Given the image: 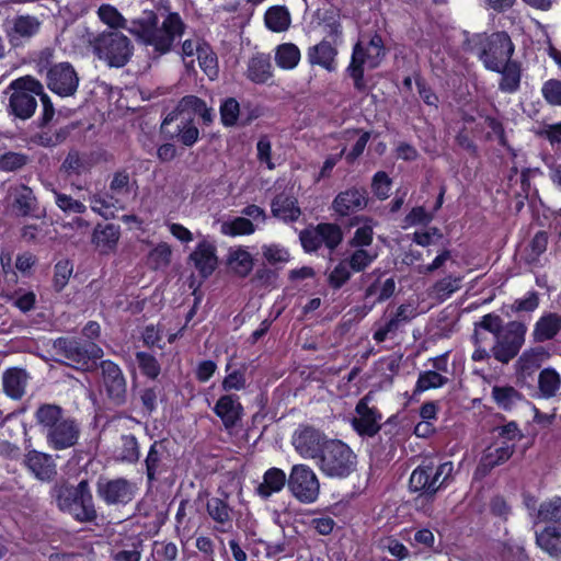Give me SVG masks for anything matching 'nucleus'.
Returning a JSON list of instances; mask_svg holds the SVG:
<instances>
[{
	"label": "nucleus",
	"mask_w": 561,
	"mask_h": 561,
	"mask_svg": "<svg viewBox=\"0 0 561 561\" xmlns=\"http://www.w3.org/2000/svg\"><path fill=\"white\" fill-rule=\"evenodd\" d=\"M542 95L545 100L551 104L561 106V81L556 79H550L546 81L542 85Z\"/></svg>",
	"instance_id": "obj_64"
},
{
	"label": "nucleus",
	"mask_w": 561,
	"mask_h": 561,
	"mask_svg": "<svg viewBox=\"0 0 561 561\" xmlns=\"http://www.w3.org/2000/svg\"><path fill=\"white\" fill-rule=\"evenodd\" d=\"M182 114H197L205 125L211 124L214 119L213 108L208 107L202 99L195 95H186L182 98L178 106L167 115L162 122L161 128L167 129L168 126Z\"/></svg>",
	"instance_id": "obj_19"
},
{
	"label": "nucleus",
	"mask_w": 561,
	"mask_h": 561,
	"mask_svg": "<svg viewBox=\"0 0 561 561\" xmlns=\"http://www.w3.org/2000/svg\"><path fill=\"white\" fill-rule=\"evenodd\" d=\"M206 510L210 518L220 525L216 529L219 531H227L231 527V513L232 508L228 503L219 497H211L206 504Z\"/></svg>",
	"instance_id": "obj_34"
},
{
	"label": "nucleus",
	"mask_w": 561,
	"mask_h": 561,
	"mask_svg": "<svg viewBox=\"0 0 561 561\" xmlns=\"http://www.w3.org/2000/svg\"><path fill=\"white\" fill-rule=\"evenodd\" d=\"M55 195L56 205L67 214H83L87 210V207L83 203L78 199L72 198L70 195L59 193L56 190H53Z\"/></svg>",
	"instance_id": "obj_59"
},
{
	"label": "nucleus",
	"mask_w": 561,
	"mask_h": 561,
	"mask_svg": "<svg viewBox=\"0 0 561 561\" xmlns=\"http://www.w3.org/2000/svg\"><path fill=\"white\" fill-rule=\"evenodd\" d=\"M265 25L273 32H284L290 25V14L285 7H271L264 16Z\"/></svg>",
	"instance_id": "obj_44"
},
{
	"label": "nucleus",
	"mask_w": 561,
	"mask_h": 561,
	"mask_svg": "<svg viewBox=\"0 0 561 561\" xmlns=\"http://www.w3.org/2000/svg\"><path fill=\"white\" fill-rule=\"evenodd\" d=\"M449 379L435 370H426L419 375L414 392H423L445 386Z\"/></svg>",
	"instance_id": "obj_50"
},
{
	"label": "nucleus",
	"mask_w": 561,
	"mask_h": 561,
	"mask_svg": "<svg viewBox=\"0 0 561 561\" xmlns=\"http://www.w3.org/2000/svg\"><path fill=\"white\" fill-rule=\"evenodd\" d=\"M130 39L118 31L102 32L93 42L95 55L110 67H124L133 55Z\"/></svg>",
	"instance_id": "obj_7"
},
{
	"label": "nucleus",
	"mask_w": 561,
	"mask_h": 561,
	"mask_svg": "<svg viewBox=\"0 0 561 561\" xmlns=\"http://www.w3.org/2000/svg\"><path fill=\"white\" fill-rule=\"evenodd\" d=\"M369 394H366L362 398L356 408V414L352 421L354 430L360 436H375L381 428V414L376 408H370L368 405Z\"/></svg>",
	"instance_id": "obj_16"
},
{
	"label": "nucleus",
	"mask_w": 561,
	"mask_h": 561,
	"mask_svg": "<svg viewBox=\"0 0 561 561\" xmlns=\"http://www.w3.org/2000/svg\"><path fill=\"white\" fill-rule=\"evenodd\" d=\"M350 268L346 261L340 262L329 275V285L334 289L341 288L351 277Z\"/></svg>",
	"instance_id": "obj_63"
},
{
	"label": "nucleus",
	"mask_w": 561,
	"mask_h": 561,
	"mask_svg": "<svg viewBox=\"0 0 561 561\" xmlns=\"http://www.w3.org/2000/svg\"><path fill=\"white\" fill-rule=\"evenodd\" d=\"M287 485L291 494L305 504L316 502L320 494L319 479L307 465H295L291 468Z\"/></svg>",
	"instance_id": "obj_11"
},
{
	"label": "nucleus",
	"mask_w": 561,
	"mask_h": 561,
	"mask_svg": "<svg viewBox=\"0 0 561 561\" xmlns=\"http://www.w3.org/2000/svg\"><path fill=\"white\" fill-rule=\"evenodd\" d=\"M68 416L61 407L51 403L41 404L35 411V421L47 438Z\"/></svg>",
	"instance_id": "obj_25"
},
{
	"label": "nucleus",
	"mask_w": 561,
	"mask_h": 561,
	"mask_svg": "<svg viewBox=\"0 0 561 561\" xmlns=\"http://www.w3.org/2000/svg\"><path fill=\"white\" fill-rule=\"evenodd\" d=\"M205 44L206 43L198 37L187 38L183 42L181 47V56L187 71L195 70L194 57L198 54V50H201L202 46Z\"/></svg>",
	"instance_id": "obj_54"
},
{
	"label": "nucleus",
	"mask_w": 561,
	"mask_h": 561,
	"mask_svg": "<svg viewBox=\"0 0 561 561\" xmlns=\"http://www.w3.org/2000/svg\"><path fill=\"white\" fill-rule=\"evenodd\" d=\"M30 376L26 370L12 367L3 371L2 389L12 400H21L26 392Z\"/></svg>",
	"instance_id": "obj_26"
},
{
	"label": "nucleus",
	"mask_w": 561,
	"mask_h": 561,
	"mask_svg": "<svg viewBox=\"0 0 561 561\" xmlns=\"http://www.w3.org/2000/svg\"><path fill=\"white\" fill-rule=\"evenodd\" d=\"M477 55L488 70H499L512 59L515 46L506 32L476 36Z\"/></svg>",
	"instance_id": "obj_5"
},
{
	"label": "nucleus",
	"mask_w": 561,
	"mask_h": 561,
	"mask_svg": "<svg viewBox=\"0 0 561 561\" xmlns=\"http://www.w3.org/2000/svg\"><path fill=\"white\" fill-rule=\"evenodd\" d=\"M327 442L324 436L311 426L299 427L293 436V445L304 458H319Z\"/></svg>",
	"instance_id": "obj_18"
},
{
	"label": "nucleus",
	"mask_w": 561,
	"mask_h": 561,
	"mask_svg": "<svg viewBox=\"0 0 561 561\" xmlns=\"http://www.w3.org/2000/svg\"><path fill=\"white\" fill-rule=\"evenodd\" d=\"M367 202L366 191L353 187L339 193L332 203V207L340 216H348L364 209Z\"/></svg>",
	"instance_id": "obj_23"
},
{
	"label": "nucleus",
	"mask_w": 561,
	"mask_h": 561,
	"mask_svg": "<svg viewBox=\"0 0 561 561\" xmlns=\"http://www.w3.org/2000/svg\"><path fill=\"white\" fill-rule=\"evenodd\" d=\"M561 386L560 375L552 368H545L538 377V388L542 398L556 397Z\"/></svg>",
	"instance_id": "obj_47"
},
{
	"label": "nucleus",
	"mask_w": 561,
	"mask_h": 561,
	"mask_svg": "<svg viewBox=\"0 0 561 561\" xmlns=\"http://www.w3.org/2000/svg\"><path fill=\"white\" fill-rule=\"evenodd\" d=\"M114 457L119 462L136 463L140 457L137 438L134 435H122L119 444L115 447Z\"/></svg>",
	"instance_id": "obj_38"
},
{
	"label": "nucleus",
	"mask_w": 561,
	"mask_h": 561,
	"mask_svg": "<svg viewBox=\"0 0 561 561\" xmlns=\"http://www.w3.org/2000/svg\"><path fill=\"white\" fill-rule=\"evenodd\" d=\"M96 13L102 23L115 31L127 30L145 45L152 46L159 55L169 53L186 27L180 14L175 12L168 13L160 26L153 11L145 10L142 15L133 19L129 25L121 12L111 4H101Z\"/></svg>",
	"instance_id": "obj_1"
},
{
	"label": "nucleus",
	"mask_w": 561,
	"mask_h": 561,
	"mask_svg": "<svg viewBox=\"0 0 561 561\" xmlns=\"http://www.w3.org/2000/svg\"><path fill=\"white\" fill-rule=\"evenodd\" d=\"M515 446L508 443H504L503 446L494 449L489 448L482 458V466L491 470L506 462L513 456Z\"/></svg>",
	"instance_id": "obj_48"
},
{
	"label": "nucleus",
	"mask_w": 561,
	"mask_h": 561,
	"mask_svg": "<svg viewBox=\"0 0 561 561\" xmlns=\"http://www.w3.org/2000/svg\"><path fill=\"white\" fill-rule=\"evenodd\" d=\"M43 93V84L31 76L13 80L7 88L8 111L22 121L31 118L37 108V96Z\"/></svg>",
	"instance_id": "obj_3"
},
{
	"label": "nucleus",
	"mask_w": 561,
	"mask_h": 561,
	"mask_svg": "<svg viewBox=\"0 0 561 561\" xmlns=\"http://www.w3.org/2000/svg\"><path fill=\"white\" fill-rule=\"evenodd\" d=\"M561 330V316L548 313L542 316L535 324L533 337L535 342H545L553 339Z\"/></svg>",
	"instance_id": "obj_35"
},
{
	"label": "nucleus",
	"mask_w": 561,
	"mask_h": 561,
	"mask_svg": "<svg viewBox=\"0 0 561 561\" xmlns=\"http://www.w3.org/2000/svg\"><path fill=\"white\" fill-rule=\"evenodd\" d=\"M144 540L139 536H130L116 541L111 550L113 561H140Z\"/></svg>",
	"instance_id": "obj_27"
},
{
	"label": "nucleus",
	"mask_w": 561,
	"mask_h": 561,
	"mask_svg": "<svg viewBox=\"0 0 561 561\" xmlns=\"http://www.w3.org/2000/svg\"><path fill=\"white\" fill-rule=\"evenodd\" d=\"M46 84L60 96H72L79 87V76L70 62L55 64L47 69Z\"/></svg>",
	"instance_id": "obj_12"
},
{
	"label": "nucleus",
	"mask_w": 561,
	"mask_h": 561,
	"mask_svg": "<svg viewBox=\"0 0 561 561\" xmlns=\"http://www.w3.org/2000/svg\"><path fill=\"white\" fill-rule=\"evenodd\" d=\"M245 77L253 83L264 84L273 78L271 58L266 54L257 53L248 61Z\"/></svg>",
	"instance_id": "obj_29"
},
{
	"label": "nucleus",
	"mask_w": 561,
	"mask_h": 561,
	"mask_svg": "<svg viewBox=\"0 0 561 561\" xmlns=\"http://www.w3.org/2000/svg\"><path fill=\"white\" fill-rule=\"evenodd\" d=\"M8 208L15 217L41 218L38 199L33 190L25 184L10 187Z\"/></svg>",
	"instance_id": "obj_13"
},
{
	"label": "nucleus",
	"mask_w": 561,
	"mask_h": 561,
	"mask_svg": "<svg viewBox=\"0 0 561 561\" xmlns=\"http://www.w3.org/2000/svg\"><path fill=\"white\" fill-rule=\"evenodd\" d=\"M175 130L171 133V138L178 137L186 147H192L199 137L198 128L193 123L191 114H182L175 119Z\"/></svg>",
	"instance_id": "obj_36"
},
{
	"label": "nucleus",
	"mask_w": 561,
	"mask_h": 561,
	"mask_svg": "<svg viewBox=\"0 0 561 561\" xmlns=\"http://www.w3.org/2000/svg\"><path fill=\"white\" fill-rule=\"evenodd\" d=\"M30 157L22 152L8 151L0 156V170L15 172L30 162Z\"/></svg>",
	"instance_id": "obj_55"
},
{
	"label": "nucleus",
	"mask_w": 561,
	"mask_h": 561,
	"mask_svg": "<svg viewBox=\"0 0 561 561\" xmlns=\"http://www.w3.org/2000/svg\"><path fill=\"white\" fill-rule=\"evenodd\" d=\"M543 347H536L525 351L516 362V369L522 374H531L540 367L542 360L547 356Z\"/></svg>",
	"instance_id": "obj_42"
},
{
	"label": "nucleus",
	"mask_w": 561,
	"mask_h": 561,
	"mask_svg": "<svg viewBox=\"0 0 561 561\" xmlns=\"http://www.w3.org/2000/svg\"><path fill=\"white\" fill-rule=\"evenodd\" d=\"M383 55V43L377 34L370 38L366 46H363L362 43L355 45L347 71L354 80L356 90L364 91L366 88L363 66L367 65L371 69L378 67Z\"/></svg>",
	"instance_id": "obj_9"
},
{
	"label": "nucleus",
	"mask_w": 561,
	"mask_h": 561,
	"mask_svg": "<svg viewBox=\"0 0 561 561\" xmlns=\"http://www.w3.org/2000/svg\"><path fill=\"white\" fill-rule=\"evenodd\" d=\"M320 245L324 244L330 251L335 250L343 240V231L336 224L323 222L316 226Z\"/></svg>",
	"instance_id": "obj_45"
},
{
	"label": "nucleus",
	"mask_w": 561,
	"mask_h": 561,
	"mask_svg": "<svg viewBox=\"0 0 561 561\" xmlns=\"http://www.w3.org/2000/svg\"><path fill=\"white\" fill-rule=\"evenodd\" d=\"M51 495L58 508L71 515L76 520L88 523L96 518L88 480H81L78 485L67 482L57 483L51 490Z\"/></svg>",
	"instance_id": "obj_2"
},
{
	"label": "nucleus",
	"mask_w": 561,
	"mask_h": 561,
	"mask_svg": "<svg viewBox=\"0 0 561 561\" xmlns=\"http://www.w3.org/2000/svg\"><path fill=\"white\" fill-rule=\"evenodd\" d=\"M255 231L253 222L244 217H237L221 225V232L226 236L251 234Z\"/></svg>",
	"instance_id": "obj_53"
},
{
	"label": "nucleus",
	"mask_w": 561,
	"mask_h": 561,
	"mask_svg": "<svg viewBox=\"0 0 561 561\" xmlns=\"http://www.w3.org/2000/svg\"><path fill=\"white\" fill-rule=\"evenodd\" d=\"M239 115L240 104L234 98H228L221 103L220 119L224 126H234L237 124Z\"/></svg>",
	"instance_id": "obj_58"
},
{
	"label": "nucleus",
	"mask_w": 561,
	"mask_h": 561,
	"mask_svg": "<svg viewBox=\"0 0 561 561\" xmlns=\"http://www.w3.org/2000/svg\"><path fill=\"white\" fill-rule=\"evenodd\" d=\"M188 259L194 263L199 275L206 278L211 275L217 267L216 247L210 242L203 240L190 254Z\"/></svg>",
	"instance_id": "obj_24"
},
{
	"label": "nucleus",
	"mask_w": 561,
	"mask_h": 561,
	"mask_svg": "<svg viewBox=\"0 0 561 561\" xmlns=\"http://www.w3.org/2000/svg\"><path fill=\"white\" fill-rule=\"evenodd\" d=\"M317 463L327 477L344 479L356 470L357 457L346 444L332 439L324 444Z\"/></svg>",
	"instance_id": "obj_4"
},
{
	"label": "nucleus",
	"mask_w": 561,
	"mask_h": 561,
	"mask_svg": "<svg viewBox=\"0 0 561 561\" xmlns=\"http://www.w3.org/2000/svg\"><path fill=\"white\" fill-rule=\"evenodd\" d=\"M100 368L102 385L107 398L116 405L124 404L127 397V383L122 369L112 360H102Z\"/></svg>",
	"instance_id": "obj_14"
},
{
	"label": "nucleus",
	"mask_w": 561,
	"mask_h": 561,
	"mask_svg": "<svg viewBox=\"0 0 561 561\" xmlns=\"http://www.w3.org/2000/svg\"><path fill=\"white\" fill-rule=\"evenodd\" d=\"M53 350L60 363L85 370L91 359L103 356V350L93 342H80L75 339L59 337L54 341Z\"/></svg>",
	"instance_id": "obj_8"
},
{
	"label": "nucleus",
	"mask_w": 561,
	"mask_h": 561,
	"mask_svg": "<svg viewBox=\"0 0 561 561\" xmlns=\"http://www.w3.org/2000/svg\"><path fill=\"white\" fill-rule=\"evenodd\" d=\"M42 21L34 15L21 14L10 21L5 30L9 43L13 47H19L34 37L41 30Z\"/></svg>",
	"instance_id": "obj_17"
},
{
	"label": "nucleus",
	"mask_w": 561,
	"mask_h": 561,
	"mask_svg": "<svg viewBox=\"0 0 561 561\" xmlns=\"http://www.w3.org/2000/svg\"><path fill=\"white\" fill-rule=\"evenodd\" d=\"M108 188V194L114 197L119 207H122V198L130 193V178L128 172L126 170L115 172Z\"/></svg>",
	"instance_id": "obj_49"
},
{
	"label": "nucleus",
	"mask_w": 561,
	"mask_h": 561,
	"mask_svg": "<svg viewBox=\"0 0 561 561\" xmlns=\"http://www.w3.org/2000/svg\"><path fill=\"white\" fill-rule=\"evenodd\" d=\"M165 454V447L161 442H154L150 446L145 459L146 474L150 483L153 482L157 479V476L162 471Z\"/></svg>",
	"instance_id": "obj_40"
},
{
	"label": "nucleus",
	"mask_w": 561,
	"mask_h": 561,
	"mask_svg": "<svg viewBox=\"0 0 561 561\" xmlns=\"http://www.w3.org/2000/svg\"><path fill=\"white\" fill-rule=\"evenodd\" d=\"M271 208L274 217L286 222H294L301 215L297 199L285 193L278 194L273 198Z\"/></svg>",
	"instance_id": "obj_30"
},
{
	"label": "nucleus",
	"mask_w": 561,
	"mask_h": 561,
	"mask_svg": "<svg viewBox=\"0 0 561 561\" xmlns=\"http://www.w3.org/2000/svg\"><path fill=\"white\" fill-rule=\"evenodd\" d=\"M453 471L454 465L450 461L436 467L433 465L419 466L410 476L409 489L420 493V496L426 500H433L436 493L448 484Z\"/></svg>",
	"instance_id": "obj_6"
},
{
	"label": "nucleus",
	"mask_w": 561,
	"mask_h": 561,
	"mask_svg": "<svg viewBox=\"0 0 561 561\" xmlns=\"http://www.w3.org/2000/svg\"><path fill=\"white\" fill-rule=\"evenodd\" d=\"M526 332L525 323L520 321L507 322L502 331L495 335V343L491 348L492 356L502 364H508L523 347Z\"/></svg>",
	"instance_id": "obj_10"
},
{
	"label": "nucleus",
	"mask_w": 561,
	"mask_h": 561,
	"mask_svg": "<svg viewBox=\"0 0 561 561\" xmlns=\"http://www.w3.org/2000/svg\"><path fill=\"white\" fill-rule=\"evenodd\" d=\"M119 227L113 224L98 225L92 234V243L102 254L115 250L119 239Z\"/></svg>",
	"instance_id": "obj_31"
},
{
	"label": "nucleus",
	"mask_w": 561,
	"mask_h": 561,
	"mask_svg": "<svg viewBox=\"0 0 561 561\" xmlns=\"http://www.w3.org/2000/svg\"><path fill=\"white\" fill-rule=\"evenodd\" d=\"M80 436V426L78 422L68 416L61 425H59L46 438L47 444L55 450H62L77 444Z\"/></svg>",
	"instance_id": "obj_21"
},
{
	"label": "nucleus",
	"mask_w": 561,
	"mask_h": 561,
	"mask_svg": "<svg viewBox=\"0 0 561 561\" xmlns=\"http://www.w3.org/2000/svg\"><path fill=\"white\" fill-rule=\"evenodd\" d=\"M261 250L264 260L270 265L278 266L286 264L290 260L289 251L280 244H263Z\"/></svg>",
	"instance_id": "obj_51"
},
{
	"label": "nucleus",
	"mask_w": 561,
	"mask_h": 561,
	"mask_svg": "<svg viewBox=\"0 0 561 561\" xmlns=\"http://www.w3.org/2000/svg\"><path fill=\"white\" fill-rule=\"evenodd\" d=\"M336 47L325 39L309 47L307 53L308 61L311 65H318L330 72L336 69Z\"/></svg>",
	"instance_id": "obj_28"
},
{
	"label": "nucleus",
	"mask_w": 561,
	"mask_h": 561,
	"mask_svg": "<svg viewBox=\"0 0 561 561\" xmlns=\"http://www.w3.org/2000/svg\"><path fill=\"white\" fill-rule=\"evenodd\" d=\"M137 486L125 478L98 482V495L108 505L127 504L135 497Z\"/></svg>",
	"instance_id": "obj_15"
},
{
	"label": "nucleus",
	"mask_w": 561,
	"mask_h": 561,
	"mask_svg": "<svg viewBox=\"0 0 561 561\" xmlns=\"http://www.w3.org/2000/svg\"><path fill=\"white\" fill-rule=\"evenodd\" d=\"M198 65L202 70L208 76L210 79L217 77L218 73V60L216 54L211 50L208 44L202 46V49L198 50L196 55Z\"/></svg>",
	"instance_id": "obj_52"
},
{
	"label": "nucleus",
	"mask_w": 561,
	"mask_h": 561,
	"mask_svg": "<svg viewBox=\"0 0 561 561\" xmlns=\"http://www.w3.org/2000/svg\"><path fill=\"white\" fill-rule=\"evenodd\" d=\"M23 463L36 479L44 482L51 481L57 474L56 463L48 454L31 450L24 456Z\"/></svg>",
	"instance_id": "obj_22"
},
{
	"label": "nucleus",
	"mask_w": 561,
	"mask_h": 561,
	"mask_svg": "<svg viewBox=\"0 0 561 561\" xmlns=\"http://www.w3.org/2000/svg\"><path fill=\"white\" fill-rule=\"evenodd\" d=\"M492 398L499 408L508 411L523 399V396L512 386H494Z\"/></svg>",
	"instance_id": "obj_46"
},
{
	"label": "nucleus",
	"mask_w": 561,
	"mask_h": 561,
	"mask_svg": "<svg viewBox=\"0 0 561 561\" xmlns=\"http://www.w3.org/2000/svg\"><path fill=\"white\" fill-rule=\"evenodd\" d=\"M214 413L221 420L226 430L236 427L242 419L243 407L234 394L221 396L214 407Z\"/></svg>",
	"instance_id": "obj_20"
},
{
	"label": "nucleus",
	"mask_w": 561,
	"mask_h": 561,
	"mask_svg": "<svg viewBox=\"0 0 561 561\" xmlns=\"http://www.w3.org/2000/svg\"><path fill=\"white\" fill-rule=\"evenodd\" d=\"M493 71L501 75L499 89L502 92L511 94L515 93L519 89L522 67L518 61L511 59L508 62L503 64L502 68Z\"/></svg>",
	"instance_id": "obj_32"
},
{
	"label": "nucleus",
	"mask_w": 561,
	"mask_h": 561,
	"mask_svg": "<svg viewBox=\"0 0 561 561\" xmlns=\"http://www.w3.org/2000/svg\"><path fill=\"white\" fill-rule=\"evenodd\" d=\"M172 250L168 243H159L149 253V264L154 270L167 267L171 262Z\"/></svg>",
	"instance_id": "obj_57"
},
{
	"label": "nucleus",
	"mask_w": 561,
	"mask_h": 561,
	"mask_svg": "<svg viewBox=\"0 0 561 561\" xmlns=\"http://www.w3.org/2000/svg\"><path fill=\"white\" fill-rule=\"evenodd\" d=\"M84 169V162L78 151H70L60 167V171L68 176L80 175Z\"/></svg>",
	"instance_id": "obj_62"
},
{
	"label": "nucleus",
	"mask_w": 561,
	"mask_h": 561,
	"mask_svg": "<svg viewBox=\"0 0 561 561\" xmlns=\"http://www.w3.org/2000/svg\"><path fill=\"white\" fill-rule=\"evenodd\" d=\"M136 360L141 373L150 379H156L160 374V364L154 356L146 352H137Z\"/></svg>",
	"instance_id": "obj_60"
},
{
	"label": "nucleus",
	"mask_w": 561,
	"mask_h": 561,
	"mask_svg": "<svg viewBox=\"0 0 561 561\" xmlns=\"http://www.w3.org/2000/svg\"><path fill=\"white\" fill-rule=\"evenodd\" d=\"M538 523L548 528L561 530V497L554 496L540 503L537 511Z\"/></svg>",
	"instance_id": "obj_33"
},
{
	"label": "nucleus",
	"mask_w": 561,
	"mask_h": 561,
	"mask_svg": "<svg viewBox=\"0 0 561 561\" xmlns=\"http://www.w3.org/2000/svg\"><path fill=\"white\" fill-rule=\"evenodd\" d=\"M300 60V50L293 43H284L275 49V62L282 69H294Z\"/></svg>",
	"instance_id": "obj_43"
},
{
	"label": "nucleus",
	"mask_w": 561,
	"mask_h": 561,
	"mask_svg": "<svg viewBox=\"0 0 561 561\" xmlns=\"http://www.w3.org/2000/svg\"><path fill=\"white\" fill-rule=\"evenodd\" d=\"M461 279L460 276L448 275L434 284L433 293L438 299L445 300L460 289Z\"/></svg>",
	"instance_id": "obj_56"
},
{
	"label": "nucleus",
	"mask_w": 561,
	"mask_h": 561,
	"mask_svg": "<svg viewBox=\"0 0 561 561\" xmlns=\"http://www.w3.org/2000/svg\"><path fill=\"white\" fill-rule=\"evenodd\" d=\"M179 554L178 547L170 541H154L152 545V558L154 561H175Z\"/></svg>",
	"instance_id": "obj_61"
},
{
	"label": "nucleus",
	"mask_w": 561,
	"mask_h": 561,
	"mask_svg": "<svg viewBox=\"0 0 561 561\" xmlns=\"http://www.w3.org/2000/svg\"><path fill=\"white\" fill-rule=\"evenodd\" d=\"M286 474L278 468L268 469L263 477V482L257 486V494L267 499L273 493L279 492L286 483Z\"/></svg>",
	"instance_id": "obj_39"
},
{
	"label": "nucleus",
	"mask_w": 561,
	"mask_h": 561,
	"mask_svg": "<svg viewBox=\"0 0 561 561\" xmlns=\"http://www.w3.org/2000/svg\"><path fill=\"white\" fill-rule=\"evenodd\" d=\"M536 543L550 557L561 558V530L545 527L536 534Z\"/></svg>",
	"instance_id": "obj_37"
},
{
	"label": "nucleus",
	"mask_w": 561,
	"mask_h": 561,
	"mask_svg": "<svg viewBox=\"0 0 561 561\" xmlns=\"http://www.w3.org/2000/svg\"><path fill=\"white\" fill-rule=\"evenodd\" d=\"M227 261L233 273L240 277H245L253 268V257L243 248L231 249Z\"/></svg>",
	"instance_id": "obj_41"
}]
</instances>
